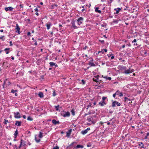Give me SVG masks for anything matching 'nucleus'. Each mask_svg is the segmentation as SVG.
Listing matches in <instances>:
<instances>
[{
	"label": "nucleus",
	"mask_w": 149,
	"mask_h": 149,
	"mask_svg": "<svg viewBox=\"0 0 149 149\" xmlns=\"http://www.w3.org/2000/svg\"><path fill=\"white\" fill-rule=\"evenodd\" d=\"M61 115L64 117H67L70 116V113L69 111L66 112L65 111H63L61 112Z\"/></svg>",
	"instance_id": "nucleus-1"
},
{
	"label": "nucleus",
	"mask_w": 149,
	"mask_h": 149,
	"mask_svg": "<svg viewBox=\"0 0 149 149\" xmlns=\"http://www.w3.org/2000/svg\"><path fill=\"white\" fill-rule=\"evenodd\" d=\"M14 117L16 118H19L21 117L20 113L18 112H14Z\"/></svg>",
	"instance_id": "nucleus-2"
},
{
	"label": "nucleus",
	"mask_w": 149,
	"mask_h": 149,
	"mask_svg": "<svg viewBox=\"0 0 149 149\" xmlns=\"http://www.w3.org/2000/svg\"><path fill=\"white\" fill-rule=\"evenodd\" d=\"M119 93H120V95H119V96L120 97H122L123 96V95L122 92H120L118 90L113 95V96L114 97H115L116 96V95H119Z\"/></svg>",
	"instance_id": "nucleus-3"
},
{
	"label": "nucleus",
	"mask_w": 149,
	"mask_h": 149,
	"mask_svg": "<svg viewBox=\"0 0 149 149\" xmlns=\"http://www.w3.org/2000/svg\"><path fill=\"white\" fill-rule=\"evenodd\" d=\"M134 71L133 69L129 68L128 70H125L123 73L125 74H128L132 72H134Z\"/></svg>",
	"instance_id": "nucleus-4"
},
{
	"label": "nucleus",
	"mask_w": 149,
	"mask_h": 149,
	"mask_svg": "<svg viewBox=\"0 0 149 149\" xmlns=\"http://www.w3.org/2000/svg\"><path fill=\"white\" fill-rule=\"evenodd\" d=\"M83 20L84 19L82 17H80L78 19L77 21V22L79 25H80L82 23Z\"/></svg>",
	"instance_id": "nucleus-5"
},
{
	"label": "nucleus",
	"mask_w": 149,
	"mask_h": 149,
	"mask_svg": "<svg viewBox=\"0 0 149 149\" xmlns=\"http://www.w3.org/2000/svg\"><path fill=\"white\" fill-rule=\"evenodd\" d=\"M15 29L17 30L16 32L18 34H20L21 33V32L20 31V28L19 27V25L17 24H16V26Z\"/></svg>",
	"instance_id": "nucleus-6"
},
{
	"label": "nucleus",
	"mask_w": 149,
	"mask_h": 149,
	"mask_svg": "<svg viewBox=\"0 0 149 149\" xmlns=\"http://www.w3.org/2000/svg\"><path fill=\"white\" fill-rule=\"evenodd\" d=\"M90 130V128L88 127L87 129L85 130H82L81 132V133L83 134L84 135L86 134L88 132V131Z\"/></svg>",
	"instance_id": "nucleus-7"
},
{
	"label": "nucleus",
	"mask_w": 149,
	"mask_h": 149,
	"mask_svg": "<svg viewBox=\"0 0 149 149\" xmlns=\"http://www.w3.org/2000/svg\"><path fill=\"white\" fill-rule=\"evenodd\" d=\"M120 10H121V9L119 8H115L114 10V14H118Z\"/></svg>",
	"instance_id": "nucleus-8"
},
{
	"label": "nucleus",
	"mask_w": 149,
	"mask_h": 149,
	"mask_svg": "<svg viewBox=\"0 0 149 149\" xmlns=\"http://www.w3.org/2000/svg\"><path fill=\"white\" fill-rule=\"evenodd\" d=\"M13 9L14 8L12 7H6L5 8V10L6 11L9 10L10 11H13Z\"/></svg>",
	"instance_id": "nucleus-9"
},
{
	"label": "nucleus",
	"mask_w": 149,
	"mask_h": 149,
	"mask_svg": "<svg viewBox=\"0 0 149 149\" xmlns=\"http://www.w3.org/2000/svg\"><path fill=\"white\" fill-rule=\"evenodd\" d=\"M93 60L92 59L90 61L89 63V65H90L91 67L95 66V64L93 63Z\"/></svg>",
	"instance_id": "nucleus-10"
},
{
	"label": "nucleus",
	"mask_w": 149,
	"mask_h": 149,
	"mask_svg": "<svg viewBox=\"0 0 149 149\" xmlns=\"http://www.w3.org/2000/svg\"><path fill=\"white\" fill-rule=\"evenodd\" d=\"M52 123L54 125L59 124V121L58 120L56 121L55 119H53L52 121Z\"/></svg>",
	"instance_id": "nucleus-11"
},
{
	"label": "nucleus",
	"mask_w": 149,
	"mask_h": 149,
	"mask_svg": "<svg viewBox=\"0 0 149 149\" xmlns=\"http://www.w3.org/2000/svg\"><path fill=\"white\" fill-rule=\"evenodd\" d=\"M21 121H15V125L18 126H20L21 125Z\"/></svg>",
	"instance_id": "nucleus-12"
},
{
	"label": "nucleus",
	"mask_w": 149,
	"mask_h": 149,
	"mask_svg": "<svg viewBox=\"0 0 149 149\" xmlns=\"http://www.w3.org/2000/svg\"><path fill=\"white\" fill-rule=\"evenodd\" d=\"M46 26L47 27V29L48 30H49L50 26H52L51 23L50 22H48L46 24Z\"/></svg>",
	"instance_id": "nucleus-13"
},
{
	"label": "nucleus",
	"mask_w": 149,
	"mask_h": 149,
	"mask_svg": "<svg viewBox=\"0 0 149 149\" xmlns=\"http://www.w3.org/2000/svg\"><path fill=\"white\" fill-rule=\"evenodd\" d=\"M106 103L105 101L102 100V101L99 103V104L102 106H103L104 105L106 104Z\"/></svg>",
	"instance_id": "nucleus-14"
},
{
	"label": "nucleus",
	"mask_w": 149,
	"mask_h": 149,
	"mask_svg": "<svg viewBox=\"0 0 149 149\" xmlns=\"http://www.w3.org/2000/svg\"><path fill=\"white\" fill-rule=\"evenodd\" d=\"M72 27L74 29H77L78 28L75 25V22H72Z\"/></svg>",
	"instance_id": "nucleus-15"
},
{
	"label": "nucleus",
	"mask_w": 149,
	"mask_h": 149,
	"mask_svg": "<svg viewBox=\"0 0 149 149\" xmlns=\"http://www.w3.org/2000/svg\"><path fill=\"white\" fill-rule=\"evenodd\" d=\"M99 8L98 7L95 8V11L96 12L101 13V11L100 10H99Z\"/></svg>",
	"instance_id": "nucleus-16"
},
{
	"label": "nucleus",
	"mask_w": 149,
	"mask_h": 149,
	"mask_svg": "<svg viewBox=\"0 0 149 149\" xmlns=\"http://www.w3.org/2000/svg\"><path fill=\"white\" fill-rule=\"evenodd\" d=\"M38 95L40 98L43 97L44 96L42 92H40L38 94Z\"/></svg>",
	"instance_id": "nucleus-17"
},
{
	"label": "nucleus",
	"mask_w": 149,
	"mask_h": 149,
	"mask_svg": "<svg viewBox=\"0 0 149 149\" xmlns=\"http://www.w3.org/2000/svg\"><path fill=\"white\" fill-rule=\"evenodd\" d=\"M49 64H50V66L51 67H52L53 66H55L56 67H57V65H55V63L52 62H50L49 63Z\"/></svg>",
	"instance_id": "nucleus-18"
},
{
	"label": "nucleus",
	"mask_w": 149,
	"mask_h": 149,
	"mask_svg": "<svg viewBox=\"0 0 149 149\" xmlns=\"http://www.w3.org/2000/svg\"><path fill=\"white\" fill-rule=\"evenodd\" d=\"M84 147V146L82 145H77L76 147H75V149H77L78 148H83Z\"/></svg>",
	"instance_id": "nucleus-19"
},
{
	"label": "nucleus",
	"mask_w": 149,
	"mask_h": 149,
	"mask_svg": "<svg viewBox=\"0 0 149 149\" xmlns=\"http://www.w3.org/2000/svg\"><path fill=\"white\" fill-rule=\"evenodd\" d=\"M71 131L72 130L71 129L68 130V132L67 133L66 136H67L69 137L70 136Z\"/></svg>",
	"instance_id": "nucleus-20"
},
{
	"label": "nucleus",
	"mask_w": 149,
	"mask_h": 149,
	"mask_svg": "<svg viewBox=\"0 0 149 149\" xmlns=\"http://www.w3.org/2000/svg\"><path fill=\"white\" fill-rule=\"evenodd\" d=\"M92 119V118L91 117H90V116L88 117V118L87 119V120L88 121L90 122L91 121Z\"/></svg>",
	"instance_id": "nucleus-21"
},
{
	"label": "nucleus",
	"mask_w": 149,
	"mask_h": 149,
	"mask_svg": "<svg viewBox=\"0 0 149 149\" xmlns=\"http://www.w3.org/2000/svg\"><path fill=\"white\" fill-rule=\"evenodd\" d=\"M23 141H24L23 140H22V139L21 140L20 143V144L19 145L18 147V148L20 149L21 148V147L22 146V143Z\"/></svg>",
	"instance_id": "nucleus-22"
},
{
	"label": "nucleus",
	"mask_w": 149,
	"mask_h": 149,
	"mask_svg": "<svg viewBox=\"0 0 149 149\" xmlns=\"http://www.w3.org/2000/svg\"><path fill=\"white\" fill-rule=\"evenodd\" d=\"M116 101H115L113 102L112 104V106L113 107H114L116 106Z\"/></svg>",
	"instance_id": "nucleus-23"
},
{
	"label": "nucleus",
	"mask_w": 149,
	"mask_h": 149,
	"mask_svg": "<svg viewBox=\"0 0 149 149\" xmlns=\"http://www.w3.org/2000/svg\"><path fill=\"white\" fill-rule=\"evenodd\" d=\"M42 134H43V133L41 132H39V134L38 135L39 137L40 138H42L43 136Z\"/></svg>",
	"instance_id": "nucleus-24"
},
{
	"label": "nucleus",
	"mask_w": 149,
	"mask_h": 149,
	"mask_svg": "<svg viewBox=\"0 0 149 149\" xmlns=\"http://www.w3.org/2000/svg\"><path fill=\"white\" fill-rule=\"evenodd\" d=\"M120 20L118 19H113V22L114 23H118L119 21H120Z\"/></svg>",
	"instance_id": "nucleus-25"
},
{
	"label": "nucleus",
	"mask_w": 149,
	"mask_h": 149,
	"mask_svg": "<svg viewBox=\"0 0 149 149\" xmlns=\"http://www.w3.org/2000/svg\"><path fill=\"white\" fill-rule=\"evenodd\" d=\"M18 133V132L17 130L16 131H15V132L14 133V135H15V138L17 136V134Z\"/></svg>",
	"instance_id": "nucleus-26"
},
{
	"label": "nucleus",
	"mask_w": 149,
	"mask_h": 149,
	"mask_svg": "<svg viewBox=\"0 0 149 149\" xmlns=\"http://www.w3.org/2000/svg\"><path fill=\"white\" fill-rule=\"evenodd\" d=\"M9 49H10L9 48H6L4 49V51H6L7 50L8 51V50H9ZM9 52L8 51L6 52V54H8L9 53Z\"/></svg>",
	"instance_id": "nucleus-27"
},
{
	"label": "nucleus",
	"mask_w": 149,
	"mask_h": 149,
	"mask_svg": "<svg viewBox=\"0 0 149 149\" xmlns=\"http://www.w3.org/2000/svg\"><path fill=\"white\" fill-rule=\"evenodd\" d=\"M8 123H9L8 120H7L5 119L4 120V121L3 122V123L5 125H6Z\"/></svg>",
	"instance_id": "nucleus-28"
},
{
	"label": "nucleus",
	"mask_w": 149,
	"mask_h": 149,
	"mask_svg": "<svg viewBox=\"0 0 149 149\" xmlns=\"http://www.w3.org/2000/svg\"><path fill=\"white\" fill-rule=\"evenodd\" d=\"M27 120H28L31 121L33 120V119L30 116L28 117Z\"/></svg>",
	"instance_id": "nucleus-29"
},
{
	"label": "nucleus",
	"mask_w": 149,
	"mask_h": 149,
	"mask_svg": "<svg viewBox=\"0 0 149 149\" xmlns=\"http://www.w3.org/2000/svg\"><path fill=\"white\" fill-rule=\"evenodd\" d=\"M35 140L37 143L39 142L40 141V139H37L36 137H35Z\"/></svg>",
	"instance_id": "nucleus-30"
},
{
	"label": "nucleus",
	"mask_w": 149,
	"mask_h": 149,
	"mask_svg": "<svg viewBox=\"0 0 149 149\" xmlns=\"http://www.w3.org/2000/svg\"><path fill=\"white\" fill-rule=\"evenodd\" d=\"M71 112L73 116L75 115V112L73 109H72L71 111Z\"/></svg>",
	"instance_id": "nucleus-31"
},
{
	"label": "nucleus",
	"mask_w": 149,
	"mask_h": 149,
	"mask_svg": "<svg viewBox=\"0 0 149 149\" xmlns=\"http://www.w3.org/2000/svg\"><path fill=\"white\" fill-rule=\"evenodd\" d=\"M59 107V105H58L57 106H55V108L56 111H58V110Z\"/></svg>",
	"instance_id": "nucleus-32"
},
{
	"label": "nucleus",
	"mask_w": 149,
	"mask_h": 149,
	"mask_svg": "<svg viewBox=\"0 0 149 149\" xmlns=\"http://www.w3.org/2000/svg\"><path fill=\"white\" fill-rule=\"evenodd\" d=\"M56 95V93L55 91H54L53 92V96L54 97H55Z\"/></svg>",
	"instance_id": "nucleus-33"
},
{
	"label": "nucleus",
	"mask_w": 149,
	"mask_h": 149,
	"mask_svg": "<svg viewBox=\"0 0 149 149\" xmlns=\"http://www.w3.org/2000/svg\"><path fill=\"white\" fill-rule=\"evenodd\" d=\"M93 80L94 81H95L96 82H99L98 81V79H95L94 78H93Z\"/></svg>",
	"instance_id": "nucleus-34"
},
{
	"label": "nucleus",
	"mask_w": 149,
	"mask_h": 149,
	"mask_svg": "<svg viewBox=\"0 0 149 149\" xmlns=\"http://www.w3.org/2000/svg\"><path fill=\"white\" fill-rule=\"evenodd\" d=\"M104 78L106 79H109V80H111V77H104Z\"/></svg>",
	"instance_id": "nucleus-35"
},
{
	"label": "nucleus",
	"mask_w": 149,
	"mask_h": 149,
	"mask_svg": "<svg viewBox=\"0 0 149 149\" xmlns=\"http://www.w3.org/2000/svg\"><path fill=\"white\" fill-rule=\"evenodd\" d=\"M125 101V102H127L128 100V98L127 97H125L124 98Z\"/></svg>",
	"instance_id": "nucleus-36"
},
{
	"label": "nucleus",
	"mask_w": 149,
	"mask_h": 149,
	"mask_svg": "<svg viewBox=\"0 0 149 149\" xmlns=\"http://www.w3.org/2000/svg\"><path fill=\"white\" fill-rule=\"evenodd\" d=\"M76 142H72L71 143V144H70V146H69V147H70V146H72L74 144V143H76Z\"/></svg>",
	"instance_id": "nucleus-37"
},
{
	"label": "nucleus",
	"mask_w": 149,
	"mask_h": 149,
	"mask_svg": "<svg viewBox=\"0 0 149 149\" xmlns=\"http://www.w3.org/2000/svg\"><path fill=\"white\" fill-rule=\"evenodd\" d=\"M17 91L16 90H14L13 89H12L11 91V92L12 93H14L15 92H16Z\"/></svg>",
	"instance_id": "nucleus-38"
},
{
	"label": "nucleus",
	"mask_w": 149,
	"mask_h": 149,
	"mask_svg": "<svg viewBox=\"0 0 149 149\" xmlns=\"http://www.w3.org/2000/svg\"><path fill=\"white\" fill-rule=\"evenodd\" d=\"M104 52V51H103V50H101V51H99L98 52V54H99L100 53H101L102 54H103Z\"/></svg>",
	"instance_id": "nucleus-39"
},
{
	"label": "nucleus",
	"mask_w": 149,
	"mask_h": 149,
	"mask_svg": "<svg viewBox=\"0 0 149 149\" xmlns=\"http://www.w3.org/2000/svg\"><path fill=\"white\" fill-rule=\"evenodd\" d=\"M13 147H14V149H17L18 148L17 145H14Z\"/></svg>",
	"instance_id": "nucleus-40"
},
{
	"label": "nucleus",
	"mask_w": 149,
	"mask_h": 149,
	"mask_svg": "<svg viewBox=\"0 0 149 149\" xmlns=\"http://www.w3.org/2000/svg\"><path fill=\"white\" fill-rule=\"evenodd\" d=\"M107 98V97H102V100L103 101H105V100Z\"/></svg>",
	"instance_id": "nucleus-41"
},
{
	"label": "nucleus",
	"mask_w": 149,
	"mask_h": 149,
	"mask_svg": "<svg viewBox=\"0 0 149 149\" xmlns=\"http://www.w3.org/2000/svg\"><path fill=\"white\" fill-rule=\"evenodd\" d=\"M149 135V133H147V135H146V136L145 138V139H147L148 138V136Z\"/></svg>",
	"instance_id": "nucleus-42"
},
{
	"label": "nucleus",
	"mask_w": 149,
	"mask_h": 149,
	"mask_svg": "<svg viewBox=\"0 0 149 149\" xmlns=\"http://www.w3.org/2000/svg\"><path fill=\"white\" fill-rule=\"evenodd\" d=\"M116 104L117 106H120V104L119 102H117Z\"/></svg>",
	"instance_id": "nucleus-43"
},
{
	"label": "nucleus",
	"mask_w": 149,
	"mask_h": 149,
	"mask_svg": "<svg viewBox=\"0 0 149 149\" xmlns=\"http://www.w3.org/2000/svg\"><path fill=\"white\" fill-rule=\"evenodd\" d=\"M53 149H59V147L57 146L53 148Z\"/></svg>",
	"instance_id": "nucleus-44"
},
{
	"label": "nucleus",
	"mask_w": 149,
	"mask_h": 149,
	"mask_svg": "<svg viewBox=\"0 0 149 149\" xmlns=\"http://www.w3.org/2000/svg\"><path fill=\"white\" fill-rule=\"evenodd\" d=\"M99 77V76L98 75H97L96 76H95V77L96 79H98Z\"/></svg>",
	"instance_id": "nucleus-45"
},
{
	"label": "nucleus",
	"mask_w": 149,
	"mask_h": 149,
	"mask_svg": "<svg viewBox=\"0 0 149 149\" xmlns=\"http://www.w3.org/2000/svg\"><path fill=\"white\" fill-rule=\"evenodd\" d=\"M136 42V39H134L133 41L132 42L133 43V42L135 43Z\"/></svg>",
	"instance_id": "nucleus-46"
},
{
	"label": "nucleus",
	"mask_w": 149,
	"mask_h": 149,
	"mask_svg": "<svg viewBox=\"0 0 149 149\" xmlns=\"http://www.w3.org/2000/svg\"><path fill=\"white\" fill-rule=\"evenodd\" d=\"M91 146V143H88L87 145V146L88 147H90V146Z\"/></svg>",
	"instance_id": "nucleus-47"
},
{
	"label": "nucleus",
	"mask_w": 149,
	"mask_h": 149,
	"mask_svg": "<svg viewBox=\"0 0 149 149\" xmlns=\"http://www.w3.org/2000/svg\"><path fill=\"white\" fill-rule=\"evenodd\" d=\"M50 35L52 36L53 35V32L52 31L50 32Z\"/></svg>",
	"instance_id": "nucleus-48"
},
{
	"label": "nucleus",
	"mask_w": 149,
	"mask_h": 149,
	"mask_svg": "<svg viewBox=\"0 0 149 149\" xmlns=\"http://www.w3.org/2000/svg\"><path fill=\"white\" fill-rule=\"evenodd\" d=\"M31 34V33L30 32H28L27 33V35L28 36H30Z\"/></svg>",
	"instance_id": "nucleus-49"
},
{
	"label": "nucleus",
	"mask_w": 149,
	"mask_h": 149,
	"mask_svg": "<svg viewBox=\"0 0 149 149\" xmlns=\"http://www.w3.org/2000/svg\"><path fill=\"white\" fill-rule=\"evenodd\" d=\"M34 10L35 11H38V8H36Z\"/></svg>",
	"instance_id": "nucleus-50"
},
{
	"label": "nucleus",
	"mask_w": 149,
	"mask_h": 149,
	"mask_svg": "<svg viewBox=\"0 0 149 149\" xmlns=\"http://www.w3.org/2000/svg\"><path fill=\"white\" fill-rule=\"evenodd\" d=\"M134 46H137L138 44L137 43L135 42L134 44Z\"/></svg>",
	"instance_id": "nucleus-51"
},
{
	"label": "nucleus",
	"mask_w": 149,
	"mask_h": 149,
	"mask_svg": "<svg viewBox=\"0 0 149 149\" xmlns=\"http://www.w3.org/2000/svg\"><path fill=\"white\" fill-rule=\"evenodd\" d=\"M23 118H24V119H26V116L25 115H23Z\"/></svg>",
	"instance_id": "nucleus-52"
},
{
	"label": "nucleus",
	"mask_w": 149,
	"mask_h": 149,
	"mask_svg": "<svg viewBox=\"0 0 149 149\" xmlns=\"http://www.w3.org/2000/svg\"><path fill=\"white\" fill-rule=\"evenodd\" d=\"M19 6L21 8H22L23 6L22 4H20L19 5Z\"/></svg>",
	"instance_id": "nucleus-53"
},
{
	"label": "nucleus",
	"mask_w": 149,
	"mask_h": 149,
	"mask_svg": "<svg viewBox=\"0 0 149 149\" xmlns=\"http://www.w3.org/2000/svg\"><path fill=\"white\" fill-rule=\"evenodd\" d=\"M125 47V45H123L122 46V48H124Z\"/></svg>",
	"instance_id": "nucleus-54"
},
{
	"label": "nucleus",
	"mask_w": 149,
	"mask_h": 149,
	"mask_svg": "<svg viewBox=\"0 0 149 149\" xmlns=\"http://www.w3.org/2000/svg\"><path fill=\"white\" fill-rule=\"evenodd\" d=\"M103 51L105 52H107V50L106 49H103Z\"/></svg>",
	"instance_id": "nucleus-55"
},
{
	"label": "nucleus",
	"mask_w": 149,
	"mask_h": 149,
	"mask_svg": "<svg viewBox=\"0 0 149 149\" xmlns=\"http://www.w3.org/2000/svg\"><path fill=\"white\" fill-rule=\"evenodd\" d=\"M34 44L36 45H37V42L36 41L35 42Z\"/></svg>",
	"instance_id": "nucleus-56"
},
{
	"label": "nucleus",
	"mask_w": 149,
	"mask_h": 149,
	"mask_svg": "<svg viewBox=\"0 0 149 149\" xmlns=\"http://www.w3.org/2000/svg\"><path fill=\"white\" fill-rule=\"evenodd\" d=\"M10 46H12V41H10Z\"/></svg>",
	"instance_id": "nucleus-57"
},
{
	"label": "nucleus",
	"mask_w": 149,
	"mask_h": 149,
	"mask_svg": "<svg viewBox=\"0 0 149 149\" xmlns=\"http://www.w3.org/2000/svg\"><path fill=\"white\" fill-rule=\"evenodd\" d=\"M59 27H60V29H61V27H62V25L61 24H60L59 25Z\"/></svg>",
	"instance_id": "nucleus-58"
},
{
	"label": "nucleus",
	"mask_w": 149,
	"mask_h": 149,
	"mask_svg": "<svg viewBox=\"0 0 149 149\" xmlns=\"http://www.w3.org/2000/svg\"><path fill=\"white\" fill-rule=\"evenodd\" d=\"M114 58V56H111V59H113Z\"/></svg>",
	"instance_id": "nucleus-59"
},
{
	"label": "nucleus",
	"mask_w": 149,
	"mask_h": 149,
	"mask_svg": "<svg viewBox=\"0 0 149 149\" xmlns=\"http://www.w3.org/2000/svg\"><path fill=\"white\" fill-rule=\"evenodd\" d=\"M83 83V84H84L85 82H84V80H82V81H81Z\"/></svg>",
	"instance_id": "nucleus-60"
},
{
	"label": "nucleus",
	"mask_w": 149,
	"mask_h": 149,
	"mask_svg": "<svg viewBox=\"0 0 149 149\" xmlns=\"http://www.w3.org/2000/svg\"><path fill=\"white\" fill-rule=\"evenodd\" d=\"M4 37V36H2V37H0V39H3V38Z\"/></svg>",
	"instance_id": "nucleus-61"
},
{
	"label": "nucleus",
	"mask_w": 149,
	"mask_h": 149,
	"mask_svg": "<svg viewBox=\"0 0 149 149\" xmlns=\"http://www.w3.org/2000/svg\"><path fill=\"white\" fill-rule=\"evenodd\" d=\"M84 10H85V9H84V8H83V9L81 10V11H82V12H84Z\"/></svg>",
	"instance_id": "nucleus-62"
},
{
	"label": "nucleus",
	"mask_w": 149,
	"mask_h": 149,
	"mask_svg": "<svg viewBox=\"0 0 149 149\" xmlns=\"http://www.w3.org/2000/svg\"><path fill=\"white\" fill-rule=\"evenodd\" d=\"M36 14L37 16L38 15H39L38 13L37 12L36 13Z\"/></svg>",
	"instance_id": "nucleus-63"
},
{
	"label": "nucleus",
	"mask_w": 149,
	"mask_h": 149,
	"mask_svg": "<svg viewBox=\"0 0 149 149\" xmlns=\"http://www.w3.org/2000/svg\"><path fill=\"white\" fill-rule=\"evenodd\" d=\"M28 144L30 146V145H31V143L29 142L28 143Z\"/></svg>",
	"instance_id": "nucleus-64"
}]
</instances>
